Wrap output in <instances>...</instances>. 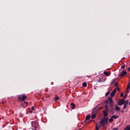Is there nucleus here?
Instances as JSON below:
<instances>
[{"label":"nucleus","mask_w":130,"mask_h":130,"mask_svg":"<svg viewBox=\"0 0 130 130\" xmlns=\"http://www.w3.org/2000/svg\"><path fill=\"white\" fill-rule=\"evenodd\" d=\"M107 121H108V118L107 117H104L101 120V125L103 126H104L105 124L107 123Z\"/></svg>","instance_id":"1"},{"label":"nucleus","mask_w":130,"mask_h":130,"mask_svg":"<svg viewBox=\"0 0 130 130\" xmlns=\"http://www.w3.org/2000/svg\"><path fill=\"white\" fill-rule=\"evenodd\" d=\"M31 110H32V111L34 110V107H31Z\"/></svg>","instance_id":"34"},{"label":"nucleus","mask_w":130,"mask_h":130,"mask_svg":"<svg viewBox=\"0 0 130 130\" xmlns=\"http://www.w3.org/2000/svg\"><path fill=\"white\" fill-rule=\"evenodd\" d=\"M128 71H130V68L128 69Z\"/></svg>","instance_id":"38"},{"label":"nucleus","mask_w":130,"mask_h":130,"mask_svg":"<svg viewBox=\"0 0 130 130\" xmlns=\"http://www.w3.org/2000/svg\"><path fill=\"white\" fill-rule=\"evenodd\" d=\"M129 91H128V88L127 87V91L125 93L127 94V93H128Z\"/></svg>","instance_id":"31"},{"label":"nucleus","mask_w":130,"mask_h":130,"mask_svg":"<svg viewBox=\"0 0 130 130\" xmlns=\"http://www.w3.org/2000/svg\"><path fill=\"white\" fill-rule=\"evenodd\" d=\"M126 96H127V94L125 93L124 95V98H126Z\"/></svg>","instance_id":"33"},{"label":"nucleus","mask_w":130,"mask_h":130,"mask_svg":"<svg viewBox=\"0 0 130 130\" xmlns=\"http://www.w3.org/2000/svg\"><path fill=\"white\" fill-rule=\"evenodd\" d=\"M124 104H126L127 105L128 104V101L126 100L124 102Z\"/></svg>","instance_id":"22"},{"label":"nucleus","mask_w":130,"mask_h":130,"mask_svg":"<svg viewBox=\"0 0 130 130\" xmlns=\"http://www.w3.org/2000/svg\"><path fill=\"white\" fill-rule=\"evenodd\" d=\"M115 109V110H117V111H119V110H120V108H119L118 105H116Z\"/></svg>","instance_id":"9"},{"label":"nucleus","mask_w":130,"mask_h":130,"mask_svg":"<svg viewBox=\"0 0 130 130\" xmlns=\"http://www.w3.org/2000/svg\"><path fill=\"white\" fill-rule=\"evenodd\" d=\"M104 75H105L106 76H110V73L108 72L107 71H105L104 72Z\"/></svg>","instance_id":"11"},{"label":"nucleus","mask_w":130,"mask_h":130,"mask_svg":"<svg viewBox=\"0 0 130 130\" xmlns=\"http://www.w3.org/2000/svg\"><path fill=\"white\" fill-rule=\"evenodd\" d=\"M27 98V96L25 94H21L18 96V100H21V101H24Z\"/></svg>","instance_id":"3"},{"label":"nucleus","mask_w":130,"mask_h":130,"mask_svg":"<svg viewBox=\"0 0 130 130\" xmlns=\"http://www.w3.org/2000/svg\"><path fill=\"white\" fill-rule=\"evenodd\" d=\"M98 82H99V83H101V82H102V80H101V79H99L98 80Z\"/></svg>","instance_id":"32"},{"label":"nucleus","mask_w":130,"mask_h":130,"mask_svg":"<svg viewBox=\"0 0 130 130\" xmlns=\"http://www.w3.org/2000/svg\"><path fill=\"white\" fill-rule=\"evenodd\" d=\"M104 116H107L108 115V112L107 111H104Z\"/></svg>","instance_id":"12"},{"label":"nucleus","mask_w":130,"mask_h":130,"mask_svg":"<svg viewBox=\"0 0 130 130\" xmlns=\"http://www.w3.org/2000/svg\"><path fill=\"white\" fill-rule=\"evenodd\" d=\"M71 105L72 108H73V109H75V108L76 107V105H75L74 103H72L71 104Z\"/></svg>","instance_id":"14"},{"label":"nucleus","mask_w":130,"mask_h":130,"mask_svg":"<svg viewBox=\"0 0 130 130\" xmlns=\"http://www.w3.org/2000/svg\"><path fill=\"white\" fill-rule=\"evenodd\" d=\"M116 93V89H114L111 92L110 96L111 97H114L115 93Z\"/></svg>","instance_id":"5"},{"label":"nucleus","mask_w":130,"mask_h":130,"mask_svg":"<svg viewBox=\"0 0 130 130\" xmlns=\"http://www.w3.org/2000/svg\"><path fill=\"white\" fill-rule=\"evenodd\" d=\"M121 112H122V113H123L124 112V111L122 110V111H121Z\"/></svg>","instance_id":"37"},{"label":"nucleus","mask_w":130,"mask_h":130,"mask_svg":"<svg viewBox=\"0 0 130 130\" xmlns=\"http://www.w3.org/2000/svg\"><path fill=\"white\" fill-rule=\"evenodd\" d=\"M96 117V114H93L91 115L92 119H94Z\"/></svg>","instance_id":"17"},{"label":"nucleus","mask_w":130,"mask_h":130,"mask_svg":"<svg viewBox=\"0 0 130 130\" xmlns=\"http://www.w3.org/2000/svg\"><path fill=\"white\" fill-rule=\"evenodd\" d=\"M123 95H124L123 93H121L120 95V97H123Z\"/></svg>","instance_id":"29"},{"label":"nucleus","mask_w":130,"mask_h":130,"mask_svg":"<svg viewBox=\"0 0 130 130\" xmlns=\"http://www.w3.org/2000/svg\"><path fill=\"white\" fill-rule=\"evenodd\" d=\"M82 86H83V87H87V83L84 82V83H83V84H82Z\"/></svg>","instance_id":"20"},{"label":"nucleus","mask_w":130,"mask_h":130,"mask_svg":"<svg viewBox=\"0 0 130 130\" xmlns=\"http://www.w3.org/2000/svg\"><path fill=\"white\" fill-rule=\"evenodd\" d=\"M115 86H116V87H117V86H118V83H117V82H116L115 83Z\"/></svg>","instance_id":"26"},{"label":"nucleus","mask_w":130,"mask_h":130,"mask_svg":"<svg viewBox=\"0 0 130 130\" xmlns=\"http://www.w3.org/2000/svg\"><path fill=\"white\" fill-rule=\"evenodd\" d=\"M29 112H30V113H32V112H33L32 110L29 109Z\"/></svg>","instance_id":"30"},{"label":"nucleus","mask_w":130,"mask_h":130,"mask_svg":"<svg viewBox=\"0 0 130 130\" xmlns=\"http://www.w3.org/2000/svg\"><path fill=\"white\" fill-rule=\"evenodd\" d=\"M129 96H130V94H129Z\"/></svg>","instance_id":"39"},{"label":"nucleus","mask_w":130,"mask_h":130,"mask_svg":"<svg viewBox=\"0 0 130 130\" xmlns=\"http://www.w3.org/2000/svg\"><path fill=\"white\" fill-rule=\"evenodd\" d=\"M90 117H91V115H87L86 117V120H88L89 119H90Z\"/></svg>","instance_id":"15"},{"label":"nucleus","mask_w":130,"mask_h":130,"mask_svg":"<svg viewBox=\"0 0 130 130\" xmlns=\"http://www.w3.org/2000/svg\"><path fill=\"white\" fill-rule=\"evenodd\" d=\"M105 111H108L109 112V107H108V105H106L105 106Z\"/></svg>","instance_id":"8"},{"label":"nucleus","mask_w":130,"mask_h":130,"mask_svg":"<svg viewBox=\"0 0 130 130\" xmlns=\"http://www.w3.org/2000/svg\"><path fill=\"white\" fill-rule=\"evenodd\" d=\"M109 122H112V121H113V118H112V117H111V118L109 119Z\"/></svg>","instance_id":"19"},{"label":"nucleus","mask_w":130,"mask_h":130,"mask_svg":"<svg viewBox=\"0 0 130 130\" xmlns=\"http://www.w3.org/2000/svg\"><path fill=\"white\" fill-rule=\"evenodd\" d=\"M112 130H118V128L115 127V128H113Z\"/></svg>","instance_id":"28"},{"label":"nucleus","mask_w":130,"mask_h":130,"mask_svg":"<svg viewBox=\"0 0 130 130\" xmlns=\"http://www.w3.org/2000/svg\"><path fill=\"white\" fill-rule=\"evenodd\" d=\"M123 104H124V99H122L118 101V105L121 106V105H123Z\"/></svg>","instance_id":"4"},{"label":"nucleus","mask_w":130,"mask_h":130,"mask_svg":"<svg viewBox=\"0 0 130 130\" xmlns=\"http://www.w3.org/2000/svg\"><path fill=\"white\" fill-rule=\"evenodd\" d=\"M57 100H59V97L56 96L55 98H54V101H57Z\"/></svg>","instance_id":"16"},{"label":"nucleus","mask_w":130,"mask_h":130,"mask_svg":"<svg viewBox=\"0 0 130 130\" xmlns=\"http://www.w3.org/2000/svg\"><path fill=\"white\" fill-rule=\"evenodd\" d=\"M24 103H26V104H28V103H27L26 102H24Z\"/></svg>","instance_id":"35"},{"label":"nucleus","mask_w":130,"mask_h":130,"mask_svg":"<svg viewBox=\"0 0 130 130\" xmlns=\"http://www.w3.org/2000/svg\"><path fill=\"white\" fill-rule=\"evenodd\" d=\"M113 119H117V118H118V117H119V116L117 115H113L112 116Z\"/></svg>","instance_id":"10"},{"label":"nucleus","mask_w":130,"mask_h":130,"mask_svg":"<svg viewBox=\"0 0 130 130\" xmlns=\"http://www.w3.org/2000/svg\"><path fill=\"white\" fill-rule=\"evenodd\" d=\"M127 105H126V104H124V107H123L124 109H126Z\"/></svg>","instance_id":"23"},{"label":"nucleus","mask_w":130,"mask_h":130,"mask_svg":"<svg viewBox=\"0 0 130 130\" xmlns=\"http://www.w3.org/2000/svg\"><path fill=\"white\" fill-rule=\"evenodd\" d=\"M127 73L125 71H123L120 74L121 77H123L125 75H126Z\"/></svg>","instance_id":"7"},{"label":"nucleus","mask_w":130,"mask_h":130,"mask_svg":"<svg viewBox=\"0 0 130 130\" xmlns=\"http://www.w3.org/2000/svg\"><path fill=\"white\" fill-rule=\"evenodd\" d=\"M100 126H101L96 125V128H95V130H99V128H100Z\"/></svg>","instance_id":"21"},{"label":"nucleus","mask_w":130,"mask_h":130,"mask_svg":"<svg viewBox=\"0 0 130 130\" xmlns=\"http://www.w3.org/2000/svg\"><path fill=\"white\" fill-rule=\"evenodd\" d=\"M125 130H130V125H127L125 127Z\"/></svg>","instance_id":"18"},{"label":"nucleus","mask_w":130,"mask_h":130,"mask_svg":"<svg viewBox=\"0 0 130 130\" xmlns=\"http://www.w3.org/2000/svg\"><path fill=\"white\" fill-rule=\"evenodd\" d=\"M31 124L32 126L34 127V129L36 130V128H38V126L39 125V124L38 123V122L37 121H32L31 122Z\"/></svg>","instance_id":"2"},{"label":"nucleus","mask_w":130,"mask_h":130,"mask_svg":"<svg viewBox=\"0 0 130 130\" xmlns=\"http://www.w3.org/2000/svg\"><path fill=\"white\" fill-rule=\"evenodd\" d=\"M124 68H125V64H123V65H122V66H121V68L122 69H124Z\"/></svg>","instance_id":"24"},{"label":"nucleus","mask_w":130,"mask_h":130,"mask_svg":"<svg viewBox=\"0 0 130 130\" xmlns=\"http://www.w3.org/2000/svg\"><path fill=\"white\" fill-rule=\"evenodd\" d=\"M99 109H102V107L99 108Z\"/></svg>","instance_id":"36"},{"label":"nucleus","mask_w":130,"mask_h":130,"mask_svg":"<svg viewBox=\"0 0 130 130\" xmlns=\"http://www.w3.org/2000/svg\"><path fill=\"white\" fill-rule=\"evenodd\" d=\"M115 89H116V90H118V91H120V89L118 88V87H117Z\"/></svg>","instance_id":"25"},{"label":"nucleus","mask_w":130,"mask_h":130,"mask_svg":"<svg viewBox=\"0 0 130 130\" xmlns=\"http://www.w3.org/2000/svg\"><path fill=\"white\" fill-rule=\"evenodd\" d=\"M109 92H107L106 93V96H108L109 94Z\"/></svg>","instance_id":"27"},{"label":"nucleus","mask_w":130,"mask_h":130,"mask_svg":"<svg viewBox=\"0 0 130 130\" xmlns=\"http://www.w3.org/2000/svg\"><path fill=\"white\" fill-rule=\"evenodd\" d=\"M110 112H111V114H113V113H114V108H112L110 109Z\"/></svg>","instance_id":"13"},{"label":"nucleus","mask_w":130,"mask_h":130,"mask_svg":"<svg viewBox=\"0 0 130 130\" xmlns=\"http://www.w3.org/2000/svg\"><path fill=\"white\" fill-rule=\"evenodd\" d=\"M112 98L111 97L109 98V101H110V107H113V105H112Z\"/></svg>","instance_id":"6"}]
</instances>
